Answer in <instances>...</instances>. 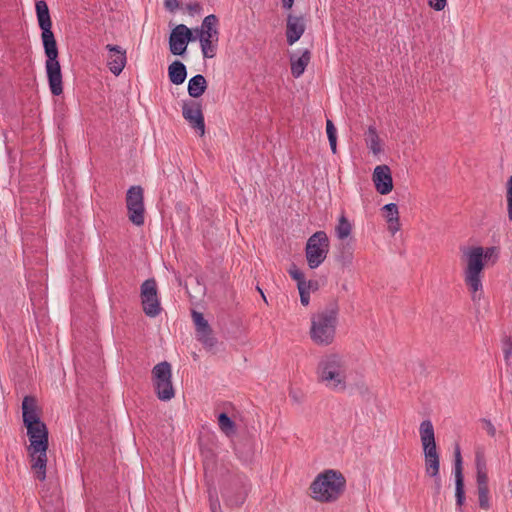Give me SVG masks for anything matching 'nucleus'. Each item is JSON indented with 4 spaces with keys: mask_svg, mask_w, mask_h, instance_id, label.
<instances>
[{
    "mask_svg": "<svg viewBox=\"0 0 512 512\" xmlns=\"http://www.w3.org/2000/svg\"><path fill=\"white\" fill-rule=\"evenodd\" d=\"M36 16L41 29V40L46 56L45 70L50 92L53 96L63 93V76L59 62V49L52 31V20L47 3L37 0L35 3Z\"/></svg>",
    "mask_w": 512,
    "mask_h": 512,
    "instance_id": "nucleus-1",
    "label": "nucleus"
},
{
    "mask_svg": "<svg viewBox=\"0 0 512 512\" xmlns=\"http://www.w3.org/2000/svg\"><path fill=\"white\" fill-rule=\"evenodd\" d=\"M463 254L466 257L467 267L464 271V280L468 289L473 294L475 299L476 293L482 291V279L481 274L485 267V262L492 259L494 263L498 258L497 247H470L463 250Z\"/></svg>",
    "mask_w": 512,
    "mask_h": 512,
    "instance_id": "nucleus-2",
    "label": "nucleus"
},
{
    "mask_svg": "<svg viewBox=\"0 0 512 512\" xmlns=\"http://www.w3.org/2000/svg\"><path fill=\"white\" fill-rule=\"evenodd\" d=\"M30 445L28 447L31 457L32 469L36 478L44 481L46 478L47 450L49 447V431L43 421L25 426Z\"/></svg>",
    "mask_w": 512,
    "mask_h": 512,
    "instance_id": "nucleus-3",
    "label": "nucleus"
},
{
    "mask_svg": "<svg viewBox=\"0 0 512 512\" xmlns=\"http://www.w3.org/2000/svg\"><path fill=\"white\" fill-rule=\"evenodd\" d=\"M346 489L344 475L333 469H328L318 474L310 484L311 497L321 503L335 502Z\"/></svg>",
    "mask_w": 512,
    "mask_h": 512,
    "instance_id": "nucleus-4",
    "label": "nucleus"
},
{
    "mask_svg": "<svg viewBox=\"0 0 512 512\" xmlns=\"http://www.w3.org/2000/svg\"><path fill=\"white\" fill-rule=\"evenodd\" d=\"M347 366L343 357L338 354H329L321 358L317 374L319 381L334 391H344L346 385Z\"/></svg>",
    "mask_w": 512,
    "mask_h": 512,
    "instance_id": "nucleus-5",
    "label": "nucleus"
},
{
    "mask_svg": "<svg viewBox=\"0 0 512 512\" xmlns=\"http://www.w3.org/2000/svg\"><path fill=\"white\" fill-rule=\"evenodd\" d=\"M330 241L325 231H316L307 240L305 255L310 269H316L326 259Z\"/></svg>",
    "mask_w": 512,
    "mask_h": 512,
    "instance_id": "nucleus-6",
    "label": "nucleus"
},
{
    "mask_svg": "<svg viewBox=\"0 0 512 512\" xmlns=\"http://www.w3.org/2000/svg\"><path fill=\"white\" fill-rule=\"evenodd\" d=\"M249 488L250 484L246 475L242 473L231 475L222 490V496L226 505L230 507L241 506L246 500Z\"/></svg>",
    "mask_w": 512,
    "mask_h": 512,
    "instance_id": "nucleus-7",
    "label": "nucleus"
},
{
    "mask_svg": "<svg viewBox=\"0 0 512 512\" xmlns=\"http://www.w3.org/2000/svg\"><path fill=\"white\" fill-rule=\"evenodd\" d=\"M475 468H476V483L478 493V504L483 510H489V486H488V470L486 457L483 450H476L475 452Z\"/></svg>",
    "mask_w": 512,
    "mask_h": 512,
    "instance_id": "nucleus-8",
    "label": "nucleus"
},
{
    "mask_svg": "<svg viewBox=\"0 0 512 512\" xmlns=\"http://www.w3.org/2000/svg\"><path fill=\"white\" fill-rule=\"evenodd\" d=\"M126 207L129 220L136 226L144 224V190L141 186H131L126 193Z\"/></svg>",
    "mask_w": 512,
    "mask_h": 512,
    "instance_id": "nucleus-9",
    "label": "nucleus"
},
{
    "mask_svg": "<svg viewBox=\"0 0 512 512\" xmlns=\"http://www.w3.org/2000/svg\"><path fill=\"white\" fill-rule=\"evenodd\" d=\"M140 298L144 313L150 318L158 316L161 311V304L154 278H149L141 284Z\"/></svg>",
    "mask_w": 512,
    "mask_h": 512,
    "instance_id": "nucleus-10",
    "label": "nucleus"
},
{
    "mask_svg": "<svg viewBox=\"0 0 512 512\" xmlns=\"http://www.w3.org/2000/svg\"><path fill=\"white\" fill-rule=\"evenodd\" d=\"M196 40L192 29L188 28L185 24L176 25L169 36V50L171 54L183 56L186 53L187 46L190 42Z\"/></svg>",
    "mask_w": 512,
    "mask_h": 512,
    "instance_id": "nucleus-11",
    "label": "nucleus"
},
{
    "mask_svg": "<svg viewBox=\"0 0 512 512\" xmlns=\"http://www.w3.org/2000/svg\"><path fill=\"white\" fill-rule=\"evenodd\" d=\"M419 433L425 461L440 459V455L437 451L434 427L429 419L421 422Z\"/></svg>",
    "mask_w": 512,
    "mask_h": 512,
    "instance_id": "nucleus-12",
    "label": "nucleus"
},
{
    "mask_svg": "<svg viewBox=\"0 0 512 512\" xmlns=\"http://www.w3.org/2000/svg\"><path fill=\"white\" fill-rule=\"evenodd\" d=\"M454 477H455V498L456 506L459 512H463L462 506L465 504V482L463 474V459L461 455L460 445L454 446Z\"/></svg>",
    "mask_w": 512,
    "mask_h": 512,
    "instance_id": "nucleus-13",
    "label": "nucleus"
},
{
    "mask_svg": "<svg viewBox=\"0 0 512 512\" xmlns=\"http://www.w3.org/2000/svg\"><path fill=\"white\" fill-rule=\"evenodd\" d=\"M182 114L191 127L199 131L200 135L203 136L205 133V121L201 104L192 100L184 102L182 106Z\"/></svg>",
    "mask_w": 512,
    "mask_h": 512,
    "instance_id": "nucleus-14",
    "label": "nucleus"
},
{
    "mask_svg": "<svg viewBox=\"0 0 512 512\" xmlns=\"http://www.w3.org/2000/svg\"><path fill=\"white\" fill-rule=\"evenodd\" d=\"M311 339L318 345H329L335 337L334 322H311Z\"/></svg>",
    "mask_w": 512,
    "mask_h": 512,
    "instance_id": "nucleus-15",
    "label": "nucleus"
},
{
    "mask_svg": "<svg viewBox=\"0 0 512 512\" xmlns=\"http://www.w3.org/2000/svg\"><path fill=\"white\" fill-rule=\"evenodd\" d=\"M372 179L376 191L381 195L389 194L393 189V179L390 168L387 165L375 167Z\"/></svg>",
    "mask_w": 512,
    "mask_h": 512,
    "instance_id": "nucleus-16",
    "label": "nucleus"
},
{
    "mask_svg": "<svg viewBox=\"0 0 512 512\" xmlns=\"http://www.w3.org/2000/svg\"><path fill=\"white\" fill-rule=\"evenodd\" d=\"M105 48L109 52L107 61L109 70L115 76L120 75L127 62L126 50L114 44H107Z\"/></svg>",
    "mask_w": 512,
    "mask_h": 512,
    "instance_id": "nucleus-17",
    "label": "nucleus"
},
{
    "mask_svg": "<svg viewBox=\"0 0 512 512\" xmlns=\"http://www.w3.org/2000/svg\"><path fill=\"white\" fill-rule=\"evenodd\" d=\"M196 339L203 345L207 351H214L218 340L209 322H194Z\"/></svg>",
    "mask_w": 512,
    "mask_h": 512,
    "instance_id": "nucleus-18",
    "label": "nucleus"
},
{
    "mask_svg": "<svg viewBox=\"0 0 512 512\" xmlns=\"http://www.w3.org/2000/svg\"><path fill=\"white\" fill-rule=\"evenodd\" d=\"M305 32V24L302 16L289 14L286 23V40L289 45L297 42Z\"/></svg>",
    "mask_w": 512,
    "mask_h": 512,
    "instance_id": "nucleus-19",
    "label": "nucleus"
},
{
    "mask_svg": "<svg viewBox=\"0 0 512 512\" xmlns=\"http://www.w3.org/2000/svg\"><path fill=\"white\" fill-rule=\"evenodd\" d=\"M22 419L24 426L37 424L42 421L38 411L37 400L34 396L26 395L23 398Z\"/></svg>",
    "mask_w": 512,
    "mask_h": 512,
    "instance_id": "nucleus-20",
    "label": "nucleus"
},
{
    "mask_svg": "<svg viewBox=\"0 0 512 512\" xmlns=\"http://www.w3.org/2000/svg\"><path fill=\"white\" fill-rule=\"evenodd\" d=\"M219 20L218 17L214 14H210L206 16L201 24L200 28H196L194 31L196 33V38H211L214 39L215 42L219 41V30H218Z\"/></svg>",
    "mask_w": 512,
    "mask_h": 512,
    "instance_id": "nucleus-21",
    "label": "nucleus"
},
{
    "mask_svg": "<svg viewBox=\"0 0 512 512\" xmlns=\"http://www.w3.org/2000/svg\"><path fill=\"white\" fill-rule=\"evenodd\" d=\"M234 451L240 461L245 464L251 463L255 455L253 440L250 437L239 440L234 444Z\"/></svg>",
    "mask_w": 512,
    "mask_h": 512,
    "instance_id": "nucleus-22",
    "label": "nucleus"
},
{
    "mask_svg": "<svg viewBox=\"0 0 512 512\" xmlns=\"http://www.w3.org/2000/svg\"><path fill=\"white\" fill-rule=\"evenodd\" d=\"M311 60V52L306 49L302 52L301 56L295 57L291 55L290 64H291V74L294 78H299L305 71Z\"/></svg>",
    "mask_w": 512,
    "mask_h": 512,
    "instance_id": "nucleus-23",
    "label": "nucleus"
},
{
    "mask_svg": "<svg viewBox=\"0 0 512 512\" xmlns=\"http://www.w3.org/2000/svg\"><path fill=\"white\" fill-rule=\"evenodd\" d=\"M425 473L434 479V496H439L442 488L440 459L425 461Z\"/></svg>",
    "mask_w": 512,
    "mask_h": 512,
    "instance_id": "nucleus-24",
    "label": "nucleus"
},
{
    "mask_svg": "<svg viewBox=\"0 0 512 512\" xmlns=\"http://www.w3.org/2000/svg\"><path fill=\"white\" fill-rule=\"evenodd\" d=\"M354 248L349 242H341L337 246L336 261L342 267H349L353 262Z\"/></svg>",
    "mask_w": 512,
    "mask_h": 512,
    "instance_id": "nucleus-25",
    "label": "nucleus"
},
{
    "mask_svg": "<svg viewBox=\"0 0 512 512\" xmlns=\"http://www.w3.org/2000/svg\"><path fill=\"white\" fill-rule=\"evenodd\" d=\"M384 217L388 223V229L395 234L400 229L398 206L395 203H389L382 208Z\"/></svg>",
    "mask_w": 512,
    "mask_h": 512,
    "instance_id": "nucleus-26",
    "label": "nucleus"
},
{
    "mask_svg": "<svg viewBox=\"0 0 512 512\" xmlns=\"http://www.w3.org/2000/svg\"><path fill=\"white\" fill-rule=\"evenodd\" d=\"M168 77L172 84L181 85L187 77V69L179 60L173 61L168 67Z\"/></svg>",
    "mask_w": 512,
    "mask_h": 512,
    "instance_id": "nucleus-27",
    "label": "nucleus"
},
{
    "mask_svg": "<svg viewBox=\"0 0 512 512\" xmlns=\"http://www.w3.org/2000/svg\"><path fill=\"white\" fill-rule=\"evenodd\" d=\"M207 89V81L201 74H197L190 78L188 82V94L192 98H199Z\"/></svg>",
    "mask_w": 512,
    "mask_h": 512,
    "instance_id": "nucleus-28",
    "label": "nucleus"
},
{
    "mask_svg": "<svg viewBox=\"0 0 512 512\" xmlns=\"http://www.w3.org/2000/svg\"><path fill=\"white\" fill-rule=\"evenodd\" d=\"M157 397L161 401H169L175 396V391L172 385V381H157L153 383Z\"/></svg>",
    "mask_w": 512,
    "mask_h": 512,
    "instance_id": "nucleus-29",
    "label": "nucleus"
},
{
    "mask_svg": "<svg viewBox=\"0 0 512 512\" xmlns=\"http://www.w3.org/2000/svg\"><path fill=\"white\" fill-rule=\"evenodd\" d=\"M218 426L227 437H232L237 432L235 421L225 412L218 415Z\"/></svg>",
    "mask_w": 512,
    "mask_h": 512,
    "instance_id": "nucleus-30",
    "label": "nucleus"
},
{
    "mask_svg": "<svg viewBox=\"0 0 512 512\" xmlns=\"http://www.w3.org/2000/svg\"><path fill=\"white\" fill-rule=\"evenodd\" d=\"M171 365L167 361H163L155 365L152 369L153 383L157 381H166L171 379Z\"/></svg>",
    "mask_w": 512,
    "mask_h": 512,
    "instance_id": "nucleus-31",
    "label": "nucleus"
},
{
    "mask_svg": "<svg viewBox=\"0 0 512 512\" xmlns=\"http://www.w3.org/2000/svg\"><path fill=\"white\" fill-rule=\"evenodd\" d=\"M351 232L352 224L345 216V214L342 213L338 219L337 225L335 226V235L338 239L345 240L351 235Z\"/></svg>",
    "mask_w": 512,
    "mask_h": 512,
    "instance_id": "nucleus-32",
    "label": "nucleus"
},
{
    "mask_svg": "<svg viewBox=\"0 0 512 512\" xmlns=\"http://www.w3.org/2000/svg\"><path fill=\"white\" fill-rule=\"evenodd\" d=\"M339 312L338 303L330 301L325 308L318 314V320H336Z\"/></svg>",
    "mask_w": 512,
    "mask_h": 512,
    "instance_id": "nucleus-33",
    "label": "nucleus"
},
{
    "mask_svg": "<svg viewBox=\"0 0 512 512\" xmlns=\"http://www.w3.org/2000/svg\"><path fill=\"white\" fill-rule=\"evenodd\" d=\"M201 50L205 58H213L216 54L217 42L211 38H199Z\"/></svg>",
    "mask_w": 512,
    "mask_h": 512,
    "instance_id": "nucleus-34",
    "label": "nucleus"
},
{
    "mask_svg": "<svg viewBox=\"0 0 512 512\" xmlns=\"http://www.w3.org/2000/svg\"><path fill=\"white\" fill-rule=\"evenodd\" d=\"M326 133L329 140L330 148L333 153L337 151V131L333 122L330 119L326 121Z\"/></svg>",
    "mask_w": 512,
    "mask_h": 512,
    "instance_id": "nucleus-35",
    "label": "nucleus"
},
{
    "mask_svg": "<svg viewBox=\"0 0 512 512\" xmlns=\"http://www.w3.org/2000/svg\"><path fill=\"white\" fill-rule=\"evenodd\" d=\"M368 141L370 142V149L374 154H377L381 151L380 147V139L377 133V130L374 126H369L368 128Z\"/></svg>",
    "mask_w": 512,
    "mask_h": 512,
    "instance_id": "nucleus-36",
    "label": "nucleus"
},
{
    "mask_svg": "<svg viewBox=\"0 0 512 512\" xmlns=\"http://www.w3.org/2000/svg\"><path fill=\"white\" fill-rule=\"evenodd\" d=\"M290 277L297 282V288L305 286V275L304 273L292 263L288 269Z\"/></svg>",
    "mask_w": 512,
    "mask_h": 512,
    "instance_id": "nucleus-37",
    "label": "nucleus"
},
{
    "mask_svg": "<svg viewBox=\"0 0 512 512\" xmlns=\"http://www.w3.org/2000/svg\"><path fill=\"white\" fill-rule=\"evenodd\" d=\"M225 326L221 329L227 338H236L237 334L240 332V326L238 322H224Z\"/></svg>",
    "mask_w": 512,
    "mask_h": 512,
    "instance_id": "nucleus-38",
    "label": "nucleus"
},
{
    "mask_svg": "<svg viewBox=\"0 0 512 512\" xmlns=\"http://www.w3.org/2000/svg\"><path fill=\"white\" fill-rule=\"evenodd\" d=\"M506 200L508 218L512 222V175L509 177L506 185Z\"/></svg>",
    "mask_w": 512,
    "mask_h": 512,
    "instance_id": "nucleus-39",
    "label": "nucleus"
},
{
    "mask_svg": "<svg viewBox=\"0 0 512 512\" xmlns=\"http://www.w3.org/2000/svg\"><path fill=\"white\" fill-rule=\"evenodd\" d=\"M502 350L504 353V359L508 362L510 356L512 355V338L511 336L504 335L502 338Z\"/></svg>",
    "mask_w": 512,
    "mask_h": 512,
    "instance_id": "nucleus-40",
    "label": "nucleus"
},
{
    "mask_svg": "<svg viewBox=\"0 0 512 512\" xmlns=\"http://www.w3.org/2000/svg\"><path fill=\"white\" fill-rule=\"evenodd\" d=\"M209 501H210V510L211 512H219L221 510L220 502L218 500L217 494L215 493V497L210 492L209 493Z\"/></svg>",
    "mask_w": 512,
    "mask_h": 512,
    "instance_id": "nucleus-41",
    "label": "nucleus"
},
{
    "mask_svg": "<svg viewBox=\"0 0 512 512\" xmlns=\"http://www.w3.org/2000/svg\"><path fill=\"white\" fill-rule=\"evenodd\" d=\"M483 428L487 431L488 435L494 437L496 435V428L489 419H481Z\"/></svg>",
    "mask_w": 512,
    "mask_h": 512,
    "instance_id": "nucleus-42",
    "label": "nucleus"
},
{
    "mask_svg": "<svg viewBox=\"0 0 512 512\" xmlns=\"http://www.w3.org/2000/svg\"><path fill=\"white\" fill-rule=\"evenodd\" d=\"M447 0H428V4L436 11H441L445 8Z\"/></svg>",
    "mask_w": 512,
    "mask_h": 512,
    "instance_id": "nucleus-43",
    "label": "nucleus"
},
{
    "mask_svg": "<svg viewBox=\"0 0 512 512\" xmlns=\"http://www.w3.org/2000/svg\"><path fill=\"white\" fill-rule=\"evenodd\" d=\"M180 6V2L178 0H165L164 7L169 12H175Z\"/></svg>",
    "mask_w": 512,
    "mask_h": 512,
    "instance_id": "nucleus-44",
    "label": "nucleus"
},
{
    "mask_svg": "<svg viewBox=\"0 0 512 512\" xmlns=\"http://www.w3.org/2000/svg\"><path fill=\"white\" fill-rule=\"evenodd\" d=\"M298 290H299V294H300V301H301V303L304 306L308 305L309 299H310L309 291L305 290L304 286L299 287Z\"/></svg>",
    "mask_w": 512,
    "mask_h": 512,
    "instance_id": "nucleus-45",
    "label": "nucleus"
},
{
    "mask_svg": "<svg viewBox=\"0 0 512 512\" xmlns=\"http://www.w3.org/2000/svg\"><path fill=\"white\" fill-rule=\"evenodd\" d=\"M186 8L191 15H193L194 13H199L202 9L199 3H189L186 5Z\"/></svg>",
    "mask_w": 512,
    "mask_h": 512,
    "instance_id": "nucleus-46",
    "label": "nucleus"
},
{
    "mask_svg": "<svg viewBox=\"0 0 512 512\" xmlns=\"http://www.w3.org/2000/svg\"><path fill=\"white\" fill-rule=\"evenodd\" d=\"M304 288H305V290H307L309 292H310V290L315 291L318 289V282L315 280H309V281L305 280Z\"/></svg>",
    "mask_w": 512,
    "mask_h": 512,
    "instance_id": "nucleus-47",
    "label": "nucleus"
},
{
    "mask_svg": "<svg viewBox=\"0 0 512 512\" xmlns=\"http://www.w3.org/2000/svg\"><path fill=\"white\" fill-rule=\"evenodd\" d=\"M42 512H57V510H52L51 507L49 506V503L44 499L42 505Z\"/></svg>",
    "mask_w": 512,
    "mask_h": 512,
    "instance_id": "nucleus-48",
    "label": "nucleus"
},
{
    "mask_svg": "<svg viewBox=\"0 0 512 512\" xmlns=\"http://www.w3.org/2000/svg\"><path fill=\"white\" fill-rule=\"evenodd\" d=\"M294 4V0H282V6L284 9H291Z\"/></svg>",
    "mask_w": 512,
    "mask_h": 512,
    "instance_id": "nucleus-49",
    "label": "nucleus"
},
{
    "mask_svg": "<svg viewBox=\"0 0 512 512\" xmlns=\"http://www.w3.org/2000/svg\"><path fill=\"white\" fill-rule=\"evenodd\" d=\"M193 320H205L203 314L200 312L192 311Z\"/></svg>",
    "mask_w": 512,
    "mask_h": 512,
    "instance_id": "nucleus-50",
    "label": "nucleus"
},
{
    "mask_svg": "<svg viewBox=\"0 0 512 512\" xmlns=\"http://www.w3.org/2000/svg\"><path fill=\"white\" fill-rule=\"evenodd\" d=\"M257 290H258V291H259V293L261 294V296H262V298L264 299V301L267 303L266 296H265L264 292L262 291V289H261L259 286H257Z\"/></svg>",
    "mask_w": 512,
    "mask_h": 512,
    "instance_id": "nucleus-51",
    "label": "nucleus"
},
{
    "mask_svg": "<svg viewBox=\"0 0 512 512\" xmlns=\"http://www.w3.org/2000/svg\"><path fill=\"white\" fill-rule=\"evenodd\" d=\"M290 396H292L297 401V396L292 395V394H290Z\"/></svg>",
    "mask_w": 512,
    "mask_h": 512,
    "instance_id": "nucleus-52",
    "label": "nucleus"
}]
</instances>
